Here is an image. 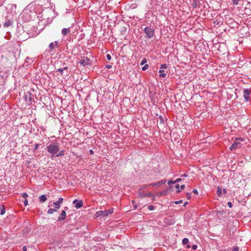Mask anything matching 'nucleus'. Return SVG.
I'll list each match as a JSON object with an SVG mask.
<instances>
[{
  "label": "nucleus",
  "instance_id": "6",
  "mask_svg": "<svg viewBox=\"0 0 251 251\" xmlns=\"http://www.w3.org/2000/svg\"><path fill=\"white\" fill-rule=\"evenodd\" d=\"M251 93V90L249 89H245L243 91L244 98L246 101L250 100V95Z\"/></svg>",
  "mask_w": 251,
  "mask_h": 251
},
{
  "label": "nucleus",
  "instance_id": "31",
  "mask_svg": "<svg viewBox=\"0 0 251 251\" xmlns=\"http://www.w3.org/2000/svg\"><path fill=\"white\" fill-rule=\"evenodd\" d=\"M167 193V192L166 191H162L161 192H160L159 193V196H163V195H165Z\"/></svg>",
  "mask_w": 251,
  "mask_h": 251
},
{
  "label": "nucleus",
  "instance_id": "20",
  "mask_svg": "<svg viewBox=\"0 0 251 251\" xmlns=\"http://www.w3.org/2000/svg\"><path fill=\"white\" fill-rule=\"evenodd\" d=\"M189 242V240L188 238H185L182 240V244L183 245H187Z\"/></svg>",
  "mask_w": 251,
  "mask_h": 251
},
{
  "label": "nucleus",
  "instance_id": "27",
  "mask_svg": "<svg viewBox=\"0 0 251 251\" xmlns=\"http://www.w3.org/2000/svg\"><path fill=\"white\" fill-rule=\"evenodd\" d=\"M149 68V65L146 64L143 68L142 70L145 71Z\"/></svg>",
  "mask_w": 251,
  "mask_h": 251
},
{
  "label": "nucleus",
  "instance_id": "32",
  "mask_svg": "<svg viewBox=\"0 0 251 251\" xmlns=\"http://www.w3.org/2000/svg\"><path fill=\"white\" fill-rule=\"evenodd\" d=\"M192 6L193 8H196L197 7V2L196 1H194L192 3Z\"/></svg>",
  "mask_w": 251,
  "mask_h": 251
},
{
  "label": "nucleus",
  "instance_id": "23",
  "mask_svg": "<svg viewBox=\"0 0 251 251\" xmlns=\"http://www.w3.org/2000/svg\"><path fill=\"white\" fill-rule=\"evenodd\" d=\"M239 247L236 246H233L232 251H239Z\"/></svg>",
  "mask_w": 251,
  "mask_h": 251
},
{
  "label": "nucleus",
  "instance_id": "53",
  "mask_svg": "<svg viewBox=\"0 0 251 251\" xmlns=\"http://www.w3.org/2000/svg\"><path fill=\"white\" fill-rule=\"evenodd\" d=\"M126 29L125 27H124L123 29H122V31H124V30L126 31Z\"/></svg>",
  "mask_w": 251,
  "mask_h": 251
},
{
  "label": "nucleus",
  "instance_id": "38",
  "mask_svg": "<svg viewBox=\"0 0 251 251\" xmlns=\"http://www.w3.org/2000/svg\"><path fill=\"white\" fill-rule=\"evenodd\" d=\"M197 248V246L196 245H194L192 246V249L193 250H195Z\"/></svg>",
  "mask_w": 251,
  "mask_h": 251
},
{
  "label": "nucleus",
  "instance_id": "16",
  "mask_svg": "<svg viewBox=\"0 0 251 251\" xmlns=\"http://www.w3.org/2000/svg\"><path fill=\"white\" fill-rule=\"evenodd\" d=\"M222 189L221 187L218 186L217 188V194L219 197H221L222 194Z\"/></svg>",
  "mask_w": 251,
  "mask_h": 251
},
{
  "label": "nucleus",
  "instance_id": "44",
  "mask_svg": "<svg viewBox=\"0 0 251 251\" xmlns=\"http://www.w3.org/2000/svg\"><path fill=\"white\" fill-rule=\"evenodd\" d=\"M105 67L107 69H110L112 67V66L111 65H106Z\"/></svg>",
  "mask_w": 251,
  "mask_h": 251
},
{
  "label": "nucleus",
  "instance_id": "15",
  "mask_svg": "<svg viewBox=\"0 0 251 251\" xmlns=\"http://www.w3.org/2000/svg\"><path fill=\"white\" fill-rule=\"evenodd\" d=\"M12 23H13V22H12V21H11V20H7V21H6V22L4 23V25H3V26H4V27H8V26H9L11 25H12Z\"/></svg>",
  "mask_w": 251,
  "mask_h": 251
},
{
  "label": "nucleus",
  "instance_id": "3",
  "mask_svg": "<svg viewBox=\"0 0 251 251\" xmlns=\"http://www.w3.org/2000/svg\"><path fill=\"white\" fill-rule=\"evenodd\" d=\"M113 211L112 209H109L108 210L105 211H99L97 212L96 215L97 217L102 216V217H106L108 215L111 214L113 213Z\"/></svg>",
  "mask_w": 251,
  "mask_h": 251
},
{
  "label": "nucleus",
  "instance_id": "36",
  "mask_svg": "<svg viewBox=\"0 0 251 251\" xmlns=\"http://www.w3.org/2000/svg\"><path fill=\"white\" fill-rule=\"evenodd\" d=\"M23 233H26L28 231V228L27 227H25L23 230Z\"/></svg>",
  "mask_w": 251,
  "mask_h": 251
},
{
  "label": "nucleus",
  "instance_id": "37",
  "mask_svg": "<svg viewBox=\"0 0 251 251\" xmlns=\"http://www.w3.org/2000/svg\"><path fill=\"white\" fill-rule=\"evenodd\" d=\"M24 204L25 206H26L28 204V201L26 199H25L24 201Z\"/></svg>",
  "mask_w": 251,
  "mask_h": 251
},
{
  "label": "nucleus",
  "instance_id": "24",
  "mask_svg": "<svg viewBox=\"0 0 251 251\" xmlns=\"http://www.w3.org/2000/svg\"><path fill=\"white\" fill-rule=\"evenodd\" d=\"M159 118L160 123L163 124L164 122V118L162 116H160Z\"/></svg>",
  "mask_w": 251,
  "mask_h": 251
},
{
  "label": "nucleus",
  "instance_id": "1",
  "mask_svg": "<svg viewBox=\"0 0 251 251\" xmlns=\"http://www.w3.org/2000/svg\"><path fill=\"white\" fill-rule=\"evenodd\" d=\"M47 151L51 154V157H55L59 151V144L57 143L50 144L47 147Z\"/></svg>",
  "mask_w": 251,
  "mask_h": 251
},
{
  "label": "nucleus",
  "instance_id": "46",
  "mask_svg": "<svg viewBox=\"0 0 251 251\" xmlns=\"http://www.w3.org/2000/svg\"><path fill=\"white\" fill-rule=\"evenodd\" d=\"M187 199H189L191 198V194L190 193H187Z\"/></svg>",
  "mask_w": 251,
  "mask_h": 251
},
{
  "label": "nucleus",
  "instance_id": "33",
  "mask_svg": "<svg viewBox=\"0 0 251 251\" xmlns=\"http://www.w3.org/2000/svg\"><path fill=\"white\" fill-rule=\"evenodd\" d=\"M167 68V66L166 64H162L161 65V69H166Z\"/></svg>",
  "mask_w": 251,
  "mask_h": 251
},
{
  "label": "nucleus",
  "instance_id": "10",
  "mask_svg": "<svg viewBox=\"0 0 251 251\" xmlns=\"http://www.w3.org/2000/svg\"><path fill=\"white\" fill-rule=\"evenodd\" d=\"M73 203L75 204V207L76 209H78L81 207L83 205V202L82 201H78L77 200H75Z\"/></svg>",
  "mask_w": 251,
  "mask_h": 251
},
{
  "label": "nucleus",
  "instance_id": "47",
  "mask_svg": "<svg viewBox=\"0 0 251 251\" xmlns=\"http://www.w3.org/2000/svg\"><path fill=\"white\" fill-rule=\"evenodd\" d=\"M23 251H27V248H26V246H24L23 247Z\"/></svg>",
  "mask_w": 251,
  "mask_h": 251
},
{
  "label": "nucleus",
  "instance_id": "17",
  "mask_svg": "<svg viewBox=\"0 0 251 251\" xmlns=\"http://www.w3.org/2000/svg\"><path fill=\"white\" fill-rule=\"evenodd\" d=\"M159 76L160 77H165L166 76V74L164 73V70H160L159 71Z\"/></svg>",
  "mask_w": 251,
  "mask_h": 251
},
{
  "label": "nucleus",
  "instance_id": "12",
  "mask_svg": "<svg viewBox=\"0 0 251 251\" xmlns=\"http://www.w3.org/2000/svg\"><path fill=\"white\" fill-rule=\"evenodd\" d=\"M90 59H89L88 58L86 57L85 59L80 60L79 63L81 65H83V66H85L86 65L90 64Z\"/></svg>",
  "mask_w": 251,
  "mask_h": 251
},
{
  "label": "nucleus",
  "instance_id": "29",
  "mask_svg": "<svg viewBox=\"0 0 251 251\" xmlns=\"http://www.w3.org/2000/svg\"><path fill=\"white\" fill-rule=\"evenodd\" d=\"M240 0H232L233 3L234 5H237L238 4L239 1Z\"/></svg>",
  "mask_w": 251,
  "mask_h": 251
},
{
  "label": "nucleus",
  "instance_id": "39",
  "mask_svg": "<svg viewBox=\"0 0 251 251\" xmlns=\"http://www.w3.org/2000/svg\"><path fill=\"white\" fill-rule=\"evenodd\" d=\"M193 193H194L196 195L198 194V191L196 189H195L193 190Z\"/></svg>",
  "mask_w": 251,
  "mask_h": 251
},
{
  "label": "nucleus",
  "instance_id": "48",
  "mask_svg": "<svg viewBox=\"0 0 251 251\" xmlns=\"http://www.w3.org/2000/svg\"><path fill=\"white\" fill-rule=\"evenodd\" d=\"M62 69L63 70V71H66L68 69V67L66 66V67H65L63 68H62Z\"/></svg>",
  "mask_w": 251,
  "mask_h": 251
},
{
  "label": "nucleus",
  "instance_id": "2",
  "mask_svg": "<svg viewBox=\"0 0 251 251\" xmlns=\"http://www.w3.org/2000/svg\"><path fill=\"white\" fill-rule=\"evenodd\" d=\"M243 141L244 139H242L241 138H237L235 142L231 145L229 149L230 151H232L235 150L237 148H239L241 147V142L240 141Z\"/></svg>",
  "mask_w": 251,
  "mask_h": 251
},
{
  "label": "nucleus",
  "instance_id": "30",
  "mask_svg": "<svg viewBox=\"0 0 251 251\" xmlns=\"http://www.w3.org/2000/svg\"><path fill=\"white\" fill-rule=\"evenodd\" d=\"M147 62V60L146 58H144L141 62V65H143L145 63H146Z\"/></svg>",
  "mask_w": 251,
  "mask_h": 251
},
{
  "label": "nucleus",
  "instance_id": "43",
  "mask_svg": "<svg viewBox=\"0 0 251 251\" xmlns=\"http://www.w3.org/2000/svg\"><path fill=\"white\" fill-rule=\"evenodd\" d=\"M39 146V144H36L35 145L34 150H36L38 148Z\"/></svg>",
  "mask_w": 251,
  "mask_h": 251
},
{
  "label": "nucleus",
  "instance_id": "35",
  "mask_svg": "<svg viewBox=\"0 0 251 251\" xmlns=\"http://www.w3.org/2000/svg\"><path fill=\"white\" fill-rule=\"evenodd\" d=\"M106 58L108 60H110L111 59V56L109 54H107L106 55Z\"/></svg>",
  "mask_w": 251,
  "mask_h": 251
},
{
  "label": "nucleus",
  "instance_id": "28",
  "mask_svg": "<svg viewBox=\"0 0 251 251\" xmlns=\"http://www.w3.org/2000/svg\"><path fill=\"white\" fill-rule=\"evenodd\" d=\"M148 209L150 210H153L154 209V207L152 205H150L148 206Z\"/></svg>",
  "mask_w": 251,
  "mask_h": 251
},
{
  "label": "nucleus",
  "instance_id": "11",
  "mask_svg": "<svg viewBox=\"0 0 251 251\" xmlns=\"http://www.w3.org/2000/svg\"><path fill=\"white\" fill-rule=\"evenodd\" d=\"M66 217V211L65 210H63L60 214V216L58 217L57 220L58 221H61L64 220L65 219Z\"/></svg>",
  "mask_w": 251,
  "mask_h": 251
},
{
  "label": "nucleus",
  "instance_id": "5",
  "mask_svg": "<svg viewBox=\"0 0 251 251\" xmlns=\"http://www.w3.org/2000/svg\"><path fill=\"white\" fill-rule=\"evenodd\" d=\"M59 46V43L56 41L54 43H51L49 45V49L50 50V52L54 53L55 52L54 48L55 47H57Z\"/></svg>",
  "mask_w": 251,
  "mask_h": 251
},
{
  "label": "nucleus",
  "instance_id": "4",
  "mask_svg": "<svg viewBox=\"0 0 251 251\" xmlns=\"http://www.w3.org/2000/svg\"><path fill=\"white\" fill-rule=\"evenodd\" d=\"M144 32L146 34V36L149 38H151L154 35V29L150 27H145L144 29Z\"/></svg>",
  "mask_w": 251,
  "mask_h": 251
},
{
  "label": "nucleus",
  "instance_id": "34",
  "mask_svg": "<svg viewBox=\"0 0 251 251\" xmlns=\"http://www.w3.org/2000/svg\"><path fill=\"white\" fill-rule=\"evenodd\" d=\"M173 183H175V181H173L172 180H170L168 182V184L169 185H170L171 184H173Z\"/></svg>",
  "mask_w": 251,
  "mask_h": 251
},
{
  "label": "nucleus",
  "instance_id": "18",
  "mask_svg": "<svg viewBox=\"0 0 251 251\" xmlns=\"http://www.w3.org/2000/svg\"><path fill=\"white\" fill-rule=\"evenodd\" d=\"M56 211H57V209H56L55 208H50L48 210V213L49 214H51L53 213L54 212H55Z\"/></svg>",
  "mask_w": 251,
  "mask_h": 251
},
{
  "label": "nucleus",
  "instance_id": "56",
  "mask_svg": "<svg viewBox=\"0 0 251 251\" xmlns=\"http://www.w3.org/2000/svg\"><path fill=\"white\" fill-rule=\"evenodd\" d=\"M134 203H135V201H132V203L134 204Z\"/></svg>",
  "mask_w": 251,
  "mask_h": 251
},
{
  "label": "nucleus",
  "instance_id": "57",
  "mask_svg": "<svg viewBox=\"0 0 251 251\" xmlns=\"http://www.w3.org/2000/svg\"><path fill=\"white\" fill-rule=\"evenodd\" d=\"M68 72L67 71V73H66V75H68Z\"/></svg>",
  "mask_w": 251,
  "mask_h": 251
},
{
  "label": "nucleus",
  "instance_id": "21",
  "mask_svg": "<svg viewBox=\"0 0 251 251\" xmlns=\"http://www.w3.org/2000/svg\"><path fill=\"white\" fill-rule=\"evenodd\" d=\"M179 185L178 184L175 185V188L177 189L176 191L177 193H179L181 192V190L179 189Z\"/></svg>",
  "mask_w": 251,
  "mask_h": 251
},
{
  "label": "nucleus",
  "instance_id": "40",
  "mask_svg": "<svg viewBox=\"0 0 251 251\" xmlns=\"http://www.w3.org/2000/svg\"><path fill=\"white\" fill-rule=\"evenodd\" d=\"M182 202H183V201L181 200H179L178 201H176L175 202V203L176 204H179V203H182Z\"/></svg>",
  "mask_w": 251,
  "mask_h": 251
},
{
  "label": "nucleus",
  "instance_id": "14",
  "mask_svg": "<svg viewBox=\"0 0 251 251\" xmlns=\"http://www.w3.org/2000/svg\"><path fill=\"white\" fill-rule=\"evenodd\" d=\"M39 199L41 202H44L47 201V197L46 195H42L39 197Z\"/></svg>",
  "mask_w": 251,
  "mask_h": 251
},
{
  "label": "nucleus",
  "instance_id": "55",
  "mask_svg": "<svg viewBox=\"0 0 251 251\" xmlns=\"http://www.w3.org/2000/svg\"><path fill=\"white\" fill-rule=\"evenodd\" d=\"M223 191H224V193H226V190L225 189H224Z\"/></svg>",
  "mask_w": 251,
  "mask_h": 251
},
{
  "label": "nucleus",
  "instance_id": "7",
  "mask_svg": "<svg viewBox=\"0 0 251 251\" xmlns=\"http://www.w3.org/2000/svg\"><path fill=\"white\" fill-rule=\"evenodd\" d=\"M63 199L62 198H60L56 202H54L52 203V206L54 208L58 209L60 207V204L63 202Z\"/></svg>",
  "mask_w": 251,
  "mask_h": 251
},
{
  "label": "nucleus",
  "instance_id": "41",
  "mask_svg": "<svg viewBox=\"0 0 251 251\" xmlns=\"http://www.w3.org/2000/svg\"><path fill=\"white\" fill-rule=\"evenodd\" d=\"M227 205L230 208H231L232 207V204L230 201L227 202Z\"/></svg>",
  "mask_w": 251,
  "mask_h": 251
},
{
  "label": "nucleus",
  "instance_id": "9",
  "mask_svg": "<svg viewBox=\"0 0 251 251\" xmlns=\"http://www.w3.org/2000/svg\"><path fill=\"white\" fill-rule=\"evenodd\" d=\"M165 183H166V180L164 179L163 180H161V181H158V182H157L155 183H151L148 185H145L143 186V187L145 188L147 186H153L159 187V186H161V185L165 184Z\"/></svg>",
  "mask_w": 251,
  "mask_h": 251
},
{
  "label": "nucleus",
  "instance_id": "45",
  "mask_svg": "<svg viewBox=\"0 0 251 251\" xmlns=\"http://www.w3.org/2000/svg\"><path fill=\"white\" fill-rule=\"evenodd\" d=\"M185 185L184 184H183V185H181L180 186V188L181 190H183L184 188H185Z\"/></svg>",
  "mask_w": 251,
  "mask_h": 251
},
{
  "label": "nucleus",
  "instance_id": "13",
  "mask_svg": "<svg viewBox=\"0 0 251 251\" xmlns=\"http://www.w3.org/2000/svg\"><path fill=\"white\" fill-rule=\"evenodd\" d=\"M71 32V28H63L62 30V34L64 36L66 35L67 34Z\"/></svg>",
  "mask_w": 251,
  "mask_h": 251
},
{
  "label": "nucleus",
  "instance_id": "54",
  "mask_svg": "<svg viewBox=\"0 0 251 251\" xmlns=\"http://www.w3.org/2000/svg\"><path fill=\"white\" fill-rule=\"evenodd\" d=\"M187 248H190V246L189 245H187Z\"/></svg>",
  "mask_w": 251,
  "mask_h": 251
},
{
  "label": "nucleus",
  "instance_id": "19",
  "mask_svg": "<svg viewBox=\"0 0 251 251\" xmlns=\"http://www.w3.org/2000/svg\"><path fill=\"white\" fill-rule=\"evenodd\" d=\"M64 154V151L63 150H61L59 151V153L57 154L55 156L58 157L63 156Z\"/></svg>",
  "mask_w": 251,
  "mask_h": 251
},
{
  "label": "nucleus",
  "instance_id": "8",
  "mask_svg": "<svg viewBox=\"0 0 251 251\" xmlns=\"http://www.w3.org/2000/svg\"><path fill=\"white\" fill-rule=\"evenodd\" d=\"M138 194L140 197H151L154 196L151 193H143L142 191V188L139 189Z\"/></svg>",
  "mask_w": 251,
  "mask_h": 251
},
{
  "label": "nucleus",
  "instance_id": "49",
  "mask_svg": "<svg viewBox=\"0 0 251 251\" xmlns=\"http://www.w3.org/2000/svg\"><path fill=\"white\" fill-rule=\"evenodd\" d=\"M89 153L91 154H94V151L92 150H90L89 151Z\"/></svg>",
  "mask_w": 251,
  "mask_h": 251
},
{
  "label": "nucleus",
  "instance_id": "51",
  "mask_svg": "<svg viewBox=\"0 0 251 251\" xmlns=\"http://www.w3.org/2000/svg\"><path fill=\"white\" fill-rule=\"evenodd\" d=\"M138 205L137 204L134 205V209H136L137 208Z\"/></svg>",
  "mask_w": 251,
  "mask_h": 251
},
{
  "label": "nucleus",
  "instance_id": "52",
  "mask_svg": "<svg viewBox=\"0 0 251 251\" xmlns=\"http://www.w3.org/2000/svg\"><path fill=\"white\" fill-rule=\"evenodd\" d=\"M188 175L187 174H184L183 175H181V176H184V177H187Z\"/></svg>",
  "mask_w": 251,
  "mask_h": 251
},
{
  "label": "nucleus",
  "instance_id": "25",
  "mask_svg": "<svg viewBox=\"0 0 251 251\" xmlns=\"http://www.w3.org/2000/svg\"><path fill=\"white\" fill-rule=\"evenodd\" d=\"M56 72H59L61 75H63L64 71L62 68H59L57 69Z\"/></svg>",
  "mask_w": 251,
  "mask_h": 251
},
{
  "label": "nucleus",
  "instance_id": "50",
  "mask_svg": "<svg viewBox=\"0 0 251 251\" xmlns=\"http://www.w3.org/2000/svg\"><path fill=\"white\" fill-rule=\"evenodd\" d=\"M188 204V201H185L183 204V206H186V205H187Z\"/></svg>",
  "mask_w": 251,
  "mask_h": 251
},
{
  "label": "nucleus",
  "instance_id": "26",
  "mask_svg": "<svg viewBox=\"0 0 251 251\" xmlns=\"http://www.w3.org/2000/svg\"><path fill=\"white\" fill-rule=\"evenodd\" d=\"M28 196V194L26 193H24L22 194V197L25 199L27 198Z\"/></svg>",
  "mask_w": 251,
  "mask_h": 251
},
{
  "label": "nucleus",
  "instance_id": "22",
  "mask_svg": "<svg viewBox=\"0 0 251 251\" xmlns=\"http://www.w3.org/2000/svg\"><path fill=\"white\" fill-rule=\"evenodd\" d=\"M0 215H3L5 213V208L3 206L2 207V209H1V208L0 207Z\"/></svg>",
  "mask_w": 251,
  "mask_h": 251
},
{
  "label": "nucleus",
  "instance_id": "42",
  "mask_svg": "<svg viewBox=\"0 0 251 251\" xmlns=\"http://www.w3.org/2000/svg\"><path fill=\"white\" fill-rule=\"evenodd\" d=\"M181 181V178H179L176 179V180H175V183H176V182H179Z\"/></svg>",
  "mask_w": 251,
  "mask_h": 251
},
{
  "label": "nucleus",
  "instance_id": "58",
  "mask_svg": "<svg viewBox=\"0 0 251 251\" xmlns=\"http://www.w3.org/2000/svg\"><path fill=\"white\" fill-rule=\"evenodd\" d=\"M172 186H170V187H169V189H171V188H172Z\"/></svg>",
  "mask_w": 251,
  "mask_h": 251
}]
</instances>
